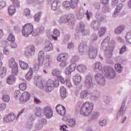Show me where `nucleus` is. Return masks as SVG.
I'll list each match as a JSON object with an SVG mask.
<instances>
[{
    "label": "nucleus",
    "instance_id": "1",
    "mask_svg": "<svg viewBox=\"0 0 131 131\" xmlns=\"http://www.w3.org/2000/svg\"><path fill=\"white\" fill-rule=\"evenodd\" d=\"M59 81L49 79L48 81L39 80L36 82V85L46 93H51L54 90V86H58Z\"/></svg>",
    "mask_w": 131,
    "mask_h": 131
},
{
    "label": "nucleus",
    "instance_id": "2",
    "mask_svg": "<svg viewBox=\"0 0 131 131\" xmlns=\"http://www.w3.org/2000/svg\"><path fill=\"white\" fill-rule=\"evenodd\" d=\"M93 109H94V103L85 102L83 104L80 110V113L84 116H89V115H91Z\"/></svg>",
    "mask_w": 131,
    "mask_h": 131
},
{
    "label": "nucleus",
    "instance_id": "3",
    "mask_svg": "<svg viewBox=\"0 0 131 131\" xmlns=\"http://www.w3.org/2000/svg\"><path fill=\"white\" fill-rule=\"evenodd\" d=\"M102 73L108 79H114L116 76L115 71L111 67L106 66L102 68Z\"/></svg>",
    "mask_w": 131,
    "mask_h": 131
},
{
    "label": "nucleus",
    "instance_id": "4",
    "mask_svg": "<svg viewBox=\"0 0 131 131\" xmlns=\"http://www.w3.org/2000/svg\"><path fill=\"white\" fill-rule=\"evenodd\" d=\"M59 24L62 25L63 23H69L72 27L74 26V15L70 14L68 15H63L59 17L58 20Z\"/></svg>",
    "mask_w": 131,
    "mask_h": 131
},
{
    "label": "nucleus",
    "instance_id": "5",
    "mask_svg": "<svg viewBox=\"0 0 131 131\" xmlns=\"http://www.w3.org/2000/svg\"><path fill=\"white\" fill-rule=\"evenodd\" d=\"M84 24L83 23H80L79 25L78 26V28L76 29V32L75 33V37L76 39H78L79 38V36L81 33L82 35H88L89 34V30L84 29Z\"/></svg>",
    "mask_w": 131,
    "mask_h": 131
},
{
    "label": "nucleus",
    "instance_id": "6",
    "mask_svg": "<svg viewBox=\"0 0 131 131\" xmlns=\"http://www.w3.org/2000/svg\"><path fill=\"white\" fill-rule=\"evenodd\" d=\"M33 31V25L31 24H27L24 25L22 29V34L26 37H28Z\"/></svg>",
    "mask_w": 131,
    "mask_h": 131
},
{
    "label": "nucleus",
    "instance_id": "7",
    "mask_svg": "<svg viewBox=\"0 0 131 131\" xmlns=\"http://www.w3.org/2000/svg\"><path fill=\"white\" fill-rule=\"evenodd\" d=\"M8 66L10 68H12L11 73L14 75H18V64L15 61V59L11 58L8 61Z\"/></svg>",
    "mask_w": 131,
    "mask_h": 131
},
{
    "label": "nucleus",
    "instance_id": "8",
    "mask_svg": "<svg viewBox=\"0 0 131 131\" xmlns=\"http://www.w3.org/2000/svg\"><path fill=\"white\" fill-rule=\"evenodd\" d=\"M110 47H114L110 43V37H107L102 41L101 45V49L103 51H106V50H109Z\"/></svg>",
    "mask_w": 131,
    "mask_h": 131
},
{
    "label": "nucleus",
    "instance_id": "9",
    "mask_svg": "<svg viewBox=\"0 0 131 131\" xmlns=\"http://www.w3.org/2000/svg\"><path fill=\"white\" fill-rule=\"evenodd\" d=\"M89 57L92 60L96 59L97 55H98V48L93 46H90L88 53Z\"/></svg>",
    "mask_w": 131,
    "mask_h": 131
},
{
    "label": "nucleus",
    "instance_id": "10",
    "mask_svg": "<svg viewBox=\"0 0 131 131\" xmlns=\"http://www.w3.org/2000/svg\"><path fill=\"white\" fill-rule=\"evenodd\" d=\"M53 110L50 106H45L43 108V114L48 119L53 117Z\"/></svg>",
    "mask_w": 131,
    "mask_h": 131
},
{
    "label": "nucleus",
    "instance_id": "11",
    "mask_svg": "<svg viewBox=\"0 0 131 131\" xmlns=\"http://www.w3.org/2000/svg\"><path fill=\"white\" fill-rule=\"evenodd\" d=\"M16 115L13 113H11L4 117V122H7V123H10V122H12V121H14Z\"/></svg>",
    "mask_w": 131,
    "mask_h": 131
},
{
    "label": "nucleus",
    "instance_id": "12",
    "mask_svg": "<svg viewBox=\"0 0 131 131\" xmlns=\"http://www.w3.org/2000/svg\"><path fill=\"white\" fill-rule=\"evenodd\" d=\"M45 124H47V120L46 119L41 118L39 120L38 122L35 125V128L37 130L42 129Z\"/></svg>",
    "mask_w": 131,
    "mask_h": 131
},
{
    "label": "nucleus",
    "instance_id": "13",
    "mask_svg": "<svg viewBox=\"0 0 131 131\" xmlns=\"http://www.w3.org/2000/svg\"><path fill=\"white\" fill-rule=\"evenodd\" d=\"M84 83L89 89L94 86V84H93V78L91 75L86 76Z\"/></svg>",
    "mask_w": 131,
    "mask_h": 131
},
{
    "label": "nucleus",
    "instance_id": "14",
    "mask_svg": "<svg viewBox=\"0 0 131 131\" xmlns=\"http://www.w3.org/2000/svg\"><path fill=\"white\" fill-rule=\"evenodd\" d=\"M75 67H76V65L75 63L71 64L66 69L64 72L65 74L68 76V77H71V73L75 70Z\"/></svg>",
    "mask_w": 131,
    "mask_h": 131
},
{
    "label": "nucleus",
    "instance_id": "15",
    "mask_svg": "<svg viewBox=\"0 0 131 131\" xmlns=\"http://www.w3.org/2000/svg\"><path fill=\"white\" fill-rule=\"evenodd\" d=\"M86 42L83 41L79 45L78 51L79 54L81 55H85L86 52Z\"/></svg>",
    "mask_w": 131,
    "mask_h": 131
},
{
    "label": "nucleus",
    "instance_id": "16",
    "mask_svg": "<svg viewBox=\"0 0 131 131\" xmlns=\"http://www.w3.org/2000/svg\"><path fill=\"white\" fill-rule=\"evenodd\" d=\"M35 50L34 48V46L31 45L26 48L25 51V54L26 56H32L34 55V52Z\"/></svg>",
    "mask_w": 131,
    "mask_h": 131
},
{
    "label": "nucleus",
    "instance_id": "17",
    "mask_svg": "<svg viewBox=\"0 0 131 131\" xmlns=\"http://www.w3.org/2000/svg\"><path fill=\"white\" fill-rule=\"evenodd\" d=\"M56 110L57 113H58V114L60 115H61V116H64L66 113L65 107L61 104H58L56 106Z\"/></svg>",
    "mask_w": 131,
    "mask_h": 131
},
{
    "label": "nucleus",
    "instance_id": "18",
    "mask_svg": "<svg viewBox=\"0 0 131 131\" xmlns=\"http://www.w3.org/2000/svg\"><path fill=\"white\" fill-rule=\"evenodd\" d=\"M30 99V94L27 92H24L22 95L21 97L20 98V101L21 102H27V101H29Z\"/></svg>",
    "mask_w": 131,
    "mask_h": 131
},
{
    "label": "nucleus",
    "instance_id": "19",
    "mask_svg": "<svg viewBox=\"0 0 131 131\" xmlns=\"http://www.w3.org/2000/svg\"><path fill=\"white\" fill-rule=\"evenodd\" d=\"M114 50V46H110L109 49L103 50L104 52V56L106 58H109L112 57V52Z\"/></svg>",
    "mask_w": 131,
    "mask_h": 131
},
{
    "label": "nucleus",
    "instance_id": "20",
    "mask_svg": "<svg viewBox=\"0 0 131 131\" xmlns=\"http://www.w3.org/2000/svg\"><path fill=\"white\" fill-rule=\"evenodd\" d=\"M92 96V93L88 90H83L80 93L81 99H88V98H91Z\"/></svg>",
    "mask_w": 131,
    "mask_h": 131
},
{
    "label": "nucleus",
    "instance_id": "21",
    "mask_svg": "<svg viewBox=\"0 0 131 131\" xmlns=\"http://www.w3.org/2000/svg\"><path fill=\"white\" fill-rule=\"evenodd\" d=\"M100 25H101V23L95 19L91 22V27L94 30H98L100 28Z\"/></svg>",
    "mask_w": 131,
    "mask_h": 131
},
{
    "label": "nucleus",
    "instance_id": "22",
    "mask_svg": "<svg viewBox=\"0 0 131 131\" xmlns=\"http://www.w3.org/2000/svg\"><path fill=\"white\" fill-rule=\"evenodd\" d=\"M35 119V118L34 117V115H31V116H30L29 120L31 122L29 121V123H27L26 125V127L27 128L28 130H30V129H31V128H32V126H33V125L32 121H34Z\"/></svg>",
    "mask_w": 131,
    "mask_h": 131
},
{
    "label": "nucleus",
    "instance_id": "23",
    "mask_svg": "<svg viewBox=\"0 0 131 131\" xmlns=\"http://www.w3.org/2000/svg\"><path fill=\"white\" fill-rule=\"evenodd\" d=\"M124 29H125V26L123 25L119 26L115 29L114 33L115 34L119 35L121 34Z\"/></svg>",
    "mask_w": 131,
    "mask_h": 131
},
{
    "label": "nucleus",
    "instance_id": "24",
    "mask_svg": "<svg viewBox=\"0 0 131 131\" xmlns=\"http://www.w3.org/2000/svg\"><path fill=\"white\" fill-rule=\"evenodd\" d=\"M43 58H45V53L43 51H40L38 54V61L40 66H42L43 64Z\"/></svg>",
    "mask_w": 131,
    "mask_h": 131
},
{
    "label": "nucleus",
    "instance_id": "25",
    "mask_svg": "<svg viewBox=\"0 0 131 131\" xmlns=\"http://www.w3.org/2000/svg\"><path fill=\"white\" fill-rule=\"evenodd\" d=\"M100 97V92L98 91H95L93 92V95L91 94L90 96V99L91 101H97Z\"/></svg>",
    "mask_w": 131,
    "mask_h": 131
},
{
    "label": "nucleus",
    "instance_id": "26",
    "mask_svg": "<svg viewBox=\"0 0 131 131\" xmlns=\"http://www.w3.org/2000/svg\"><path fill=\"white\" fill-rule=\"evenodd\" d=\"M122 7H123V5L122 4H119L117 6V8L115 10L114 14H113V17H114V18H115V17H117V15L119 14L120 11H121Z\"/></svg>",
    "mask_w": 131,
    "mask_h": 131
},
{
    "label": "nucleus",
    "instance_id": "27",
    "mask_svg": "<svg viewBox=\"0 0 131 131\" xmlns=\"http://www.w3.org/2000/svg\"><path fill=\"white\" fill-rule=\"evenodd\" d=\"M46 46L44 48V51L46 52H50L53 51V45L49 40L46 41Z\"/></svg>",
    "mask_w": 131,
    "mask_h": 131
},
{
    "label": "nucleus",
    "instance_id": "28",
    "mask_svg": "<svg viewBox=\"0 0 131 131\" xmlns=\"http://www.w3.org/2000/svg\"><path fill=\"white\" fill-rule=\"evenodd\" d=\"M124 106H125V102L123 101L121 108L118 112V113L117 115V118H119L120 116L122 117V116L123 115V113H124V111L123 110V108H124Z\"/></svg>",
    "mask_w": 131,
    "mask_h": 131
},
{
    "label": "nucleus",
    "instance_id": "29",
    "mask_svg": "<svg viewBox=\"0 0 131 131\" xmlns=\"http://www.w3.org/2000/svg\"><path fill=\"white\" fill-rule=\"evenodd\" d=\"M14 75H16L12 74L11 75L8 77L7 82L8 84H14L16 82V77Z\"/></svg>",
    "mask_w": 131,
    "mask_h": 131
},
{
    "label": "nucleus",
    "instance_id": "30",
    "mask_svg": "<svg viewBox=\"0 0 131 131\" xmlns=\"http://www.w3.org/2000/svg\"><path fill=\"white\" fill-rule=\"evenodd\" d=\"M73 80L75 84H76V85H78V84H79V83H80V82L81 81V76L78 74H76L73 77Z\"/></svg>",
    "mask_w": 131,
    "mask_h": 131
},
{
    "label": "nucleus",
    "instance_id": "31",
    "mask_svg": "<svg viewBox=\"0 0 131 131\" xmlns=\"http://www.w3.org/2000/svg\"><path fill=\"white\" fill-rule=\"evenodd\" d=\"M84 16V10L83 9H81L79 12L76 14V18L78 20H81Z\"/></svg>",
    "mask_w": 131,
    "mask_h": 131
},
{
    "label": "nucleus",
    "instance_id": "32",
    "mask_svg": "<svg viewBox=\"0 0 131 131\" xmlns=\"http://www.w3.org/2000/svg\"><path fill=\"white\" fill-rule=\"evenodd\" d=\"M86 66H85L84 64H80L77 66V70L79 72H81L82 73H83L86 71Z\"/></svg>",
    "mask_w": 131,
    "mask_h": 131
},
{
    "label": "nucleus",
    "instance_id": "33",
    "mask_svg": "<svg viewBox=\"0 0 131 131\" xmlns=\"http://www.w3.org/2000/svg\"><path fill=\"white\" fill-rule=\"evenodd\" d=\"M107 31V27H102L100 28V29L98 31V35L99 37H102L103 35H105L106 32Z\"/></svg>",
    "mask_w": 131,
    "mask_h": 131
},
{
    "label": "nucleus",
    "instance_id": "34",
    "mask_svg": "<svg viewBox=\"0 0 131 131\" xmlns=\"http://www.w3.org/2000/svg\"><path fill=\"white\" fill-rule=\"evenodd\" d=\"M68 57V54L66 53L60 54L57 57V60L59 61V62H61L62 61H65V59Z\"/></svg>",
    "mask_w": 131,
    "mask_h": 131
},
{
    "label": "nucleus",
    "instance_id": "35",
    "mask_svg": "<svg viewBox=\"0 0 131 131\" xmlns=\"http://www.w3.org/2000/svg\"><path fill=\"white\" fill-rule=\"evenodd\" d=\"M16 12V8L13 5H10L8 7V14L9 16L14 15Z\"/></svg>",
    "mask_w": 131,
    "mask_h": 131
},
{
    "label": "nucleus",
    "instance_id": "36",
    "mask_svg": "<svg viewBox=\"0 0 131 131\" xmlns=\"http://www.w3.org/2000/svg\"><path fill=\"white\" fill-rule=\"evenodd\" d=\"M59 2L57 0H54L51 4V9L53 11H56L59 6Z\"/></svg>",
    "mask_w": 131,
    "mask_h": 131
},
{
    "label": "nucleus",
    "instance_id": "37",
    "mask_svg": "<svg viewBox=\"0 0 131 131\" xmlns=\"http://www.w3.org/2000/svg\"><path fill=\"white\" fill-rule=\"evenodd\" d=\"M60 96L62 99H65L66 98V89L61 86L60 89Z\"/></svg>",
    "mask_w": 131,
    "mask_h": 131
},
{
    "label": "nucleus",
    "instance_id": "38",
    "mask_svg": "<svg viewBox=\"0 0 131 131\" xmlns=\"http://www.w3.org/2000/svg\"><path fill=\"white\" fill-rule=\"evenodd\" d=\"M68 124L70 126V127H75L76 124V122L75 120L73 119H69L67 121Z\"/></svg>",
    "mask_w": 131,
    "mask_h": 131
},
{
    "label": "nucleus",
    "instance_id": "39",
    "mask_svg": "<svg viewBox=\"0 0 131 131\" xmlns=\"http://www.w3.org/2000/svg\"><path fill=\"white\" fill-rule=\"evenodd\" d=\"M71 8L72 9H75L77 8V5L79 3V0H71Z\"/></svg>",
    "mask_w": 131,
    "mask_h": 131
},
{
    "label": "nucleus",
    "instance_id": "40",
    "mask_svg": "<svg viewBox=\"0 0 131 131\" xmlns=\"http://www.w3.org/2000/svg\"><path fill=\"white\" fill-rule=\"evenodd\" d=\"M19 65L20 68L23 70H26V69H28V67H29L28 63L22 61H19Z\"/></svg>",
    "mask_w": 131,
    "mask_h": 131
},
{
    "label": "nucleus",
    "instance_id": "41",
    "mask_svg": "<svg viewBox=\"0 0 131 131\" xmlns=\"http://www.w3.org/2000/svg\"><path fill=\"white\" fill-rule=\"evenodd\" d=\"M33 74V71L32 69L30 68L29 71L26 75V78L27 80H30L32 78V75Z\"/></svg>",
    "mask_w": 131,
    "mask_h": 131
},
{
    "label": "nucleus",
    "instance_id": "42",
    "mask_svg": "<svg viewBox=\"0 0 131 131\" xmlns=\"http://www.w3.org/2000/svg\"><path fill=\"white\" fill-rule=\"evenodd\" d=\"M41 15H42V12L40 11L34 15V19L35 22H39V20H40V18L41 17Z\"/></svg>",
    "mask_w": 131,
    "mask_h": 131
},
{
    "label": "nucleus",
    "instance_id": "43",
    "mask_svg": "<svg viewBox=\"0 0 131 131\" xmlns=\"http://www.w3.org/2000/svg\"><path fill=\"white\" fill-rule=\"evenodd\" d=\"M62 72L56 69H54L52 71V74L53 76H56L57 78L61 75Z\"/></svg>",
    "mask_w": 131,
    "mask_h": 131
},
{
    "label": "nucleus",
    "instance_id": "44",
    "mask_svg": "<svg viewBox=\"0 0 131 131\" xmlns=\"http://www.w3.org/2000/svg\"><path fill=\"white\" fill-rule=\"evenodd\" d=\"M96 18L97 21H98L100 23V22H102L103 20H104V18L103 17V15L100 12H96Z\"/></svg>",
    "mask_w": 131,
    "mask_h": 131
},
{
    "label": "nucleus",
    "instance_id": "45",
    "mask_svg": "<svg viewBox=\"0 0 131 131\" xmlns=\"http://www.w3.org/2000/svg\"><path fill=\"white\" fill-rule=\"evenodd\" d=\"M115 68L116 71L118 72V73H121V72H122V69H123V68L121 66V64H120V63L116 64L115 65Z\"/></svg>",
    "mask_w": 131,
    "mask_h": 131
},
{
    "label": "nucleus",
    "instance_id": "46",
    "mask_svg": "<svg viewBox=\"0 0 131 131\" xmlns=\"http://www.w3.org/2000/svg\"><path fill=\"white\" fill-rule=\"evenodd\" d=\"M96 70H98L99 71H101L103 70L102 69V63L100 62H97L95 63V65Z\"/></svg>",
    "mask_w": 131,
    "mask_h": 131
},
{
    "label": "nucleus",
    "instance_id": "47",
    "mask_svg": "<svg viewBox=\"0 0 131 131\" xmlns=\"http://www.w3.org/2000/svg\"><path fill=\"white\" fill-rule=\"evenodd\" d=\"M7 69L6 68H2L0 71V78H3L6 76V72Z\"/></svg>",
    "mask_w": 131,
    "mask_h": 131
},
{
    "label": "nucleus",
    "instance_id": "48",
    "mask_svg": "<svg viewBox=\"0 0 131 131\" xmlns=\"http://www.w3.org/2000/svg\"><path fill=\"white\" fill-rule=\"evenodd\" d=\"M62 6L63 8H65V9H69L70 8H71V3L69 2V1H64L62 3Z\"/></svg>",
    "mask_w": 131,
    "mask_h": 131
},
{
    "label": "nucleus",
    "instance_id": "49",
    "mask_svg": "<svg viewBox=\"0 0 131 131\" xmlns=\"http://www.w3.org/2000/svg\"><path fill=\"white\" fill-rule=\"evenodd\" d=\"M95 78L97 81V82H98L99 81V80H100V79H101V78H104V77L103 76V75H102V74L100 73H97L95 75Z\"/></svg>",
    "mask_w": 131,
    "mask_h": 131
},
{
    "label": "nucleus",
    "instance_id": "50",
    "mask_svg": "<svg viewBox=\"0 0 131 131\" xmlns=\"http://www.w3.org/2000/svg\"><path fill=\"white\" fill-rule=\"evenodd\" d=\"M102 13H109L110 12V8L106 5L104 6L102 8Z\"/></svg>",
    "mask_w": 131,
    "mask_h": 131
},
{
    "label": "nucleus",
    "instance_id": "51",
    "mask_svg": "<svg viewBox=\"0 0 131 131\" xmlns=\"http://www.w3.org/2000/svg\"><path fill=\"white\" fill-rule=\"evenodd\" d=\"M2 101L8 103L10 101V96L7 94L3 95L2 97Z\"/></svg>",
    "mask_w": 131,
    "mask_h": 131
},
{
    "label": "nucleus",
    "instance_id": "52",
    "mask_svg": "<svg viewBox=\"0 0 131 131\" xmlns=\"http://www.w3.org/2000/svg\"><path fill=\"white\" fill-rule=\"evenodd\" d=\"M107 119H103L99 121V125L101 126H106V125H107Z\"/></svg>",
    "mask_w": 131,
    "mask_h": 131
},
{
    "label": "nucleus",
    "instance_id": "53",
    "mask_svg": "<svg viewBox=\"0 0 131 131\" xmlns=\"http://www.w3.org/2000/svg\"><path fill=\"white\" fill-rule=\"evenodd\" d=\"M25 15L28 18H31V14L30 13V10L29 9H25Z\"/></svg>",
    "mask_w": 131,
    "mask_h": 131
},
{
    "label": "nucleus",
    "instance_id": "54",
    "mask_svg": "<svg viewBox=\"0 0 131 131\" xmlns=\"http://www.w3.org/2000/svg\"><path fill=\"white\" fill-rule=\"evenodd\" d=\"M100 116V114L98 112H94L91 118L92 119H97Z\"/></svg>",
    "mask_w": 131,
    "mask_h": 131
},
{
    "label": "nucleus",
    "instance_id": "55",
    "mask_svg": "<svg viewBox=\"0 0 131 131\" xmlns=\"http://www.w3.org/2000/svg\"><path fill=\"white\" fill-rule=\"evenodd\" d=\"M11 2L16 8H19L20 7V2L18 0H11Z\"/></svg>",
    "mask_w": 131,
    "mask_h": 131
},
{
    "label": "nucleus",
    "instance_id": "56",
    "mask_svg": "<svg viewBox=\"0 0 131 131\" xmlns=\"http://www.w3.org/2000/svg\"><path fill=\"white\" fill-rule=\"evenodd\" d=\"M98 39V35L96 34H93L90 37L91 41H96Z\"/></svg>",
    "mask_w": 131,
    "mask_h": 131
},
{
    "label": "nucleus",
    "instance_id": "57",
    "mask_svg": "<svg viewBox=\"0 0 131 131\" xmlns=\"http://www.w3.org/2000/svg\"><path fill=\"white\" fill-rule=\"evenodd\" d=\"M105 77H103V78L100 79L97 82L98 84H100V85H105Z\"/></svg>",
    "mask_w": 131,
    "mask_h": 131
},
{
    "label": "nucleus",
    "instance_id": "58",
    "mask_svg": "<svg viewBox=\"0 0 131 131\" xmlns=\"http://www.w3.org/2000/svg\"><path fill=\"white\" fill-rule=\"evenodd\" d=\"M7 39L9 41L13 42V41H15V36H14V35H13L12 34H10L7 38Z\"/></svg>",
    "mask_w": 131,
    "mask_h": 131
},
{
    "label": "nucleus",
    "instance_id": "59",
    "mask_svg": "<svg viewBox=\"0 0 131 131\" xmlns=\"http://www.w3.org/2000/svg\"><path fill=\"white\" fill-rule=\"evenodd\" d=\"M41 108L38 107H37V111L36 112V115L38 117H40L41 116Z\"/></svg>",
    "mask_w": 131,
    "mask_h": 131
},
{
    "label": "nucleus",
    "instance_id": "60",
    "mask_svg": "<svg viewBox=\"0 0 131 131\" xmlns=\"http://www.w3.org/2000/svg\"><path fill=\"white\" fill-rule=\"evenodd\" d=\"M19 88L21 91H25L27 87L26 84L23 83L19 85Z\"/></svg>",
    "mask_w": 131,
    "mask_h": 131
},
{
    "label": "nucleus",
    "instance_id": "61",
    "mask_svg": "<svg viewBox=\"0 0 131 131\" xmlns=\"http://www.w3.org/2000/svg\"><path fill=\"white\" fill-rule=\"evenodd\" d=\"M61 61V63H60L59 64L60 67H61V68H64V67H66L68 64V63H67V61L65 60Z\"/></svg>",
    "mask_w": 131,
    "mask_h": 131
},
{
    "label": "nucleus",
    "instance_id": "62",
    "mask_svg": "<svg viewBox=\"0 0 131 131\" xmlns=\"http://www.w3.org/2000/svg\"><path fill=\"white\" fill-rule=\"evenodd\" d=\"M33 36H37L39 34V32L38 31V29H33V32L31 33Z\"/></svg>",
    "mask_w": 131,
    "mask_h": 131
},
{
    "label": "nucleus",
    "instance_id": "63",
    "mask_svg": "<svg viewBox=\"0 0 131 131\" xmlns=\"http://www.w3.org/2000/svg\"><path fill=\"white\" fill-rule=\"evenodd\" d=\"M72 62H78L79 61V57L77 55L74 56L71 59Z\"/></svg>",
    "mask_w": 131,
    "mask_h": 131
},
{
    "label": "nucleus",
    "instance_id": "64",
    "mask_svg": "<svg viewBox=\"0 0 131 131\" xmlns=\"http://www.w3.org/2000/svg\"><path fill=\"white\" fill-rule=\"evenodd\" d=\"M66 128H68V126L66 125H62L60 126V128L59 129L61 131H68L66 130Z\"/></svg>",
    "mask_w": 131,
    "mask_h": 131
}]
</instances>
